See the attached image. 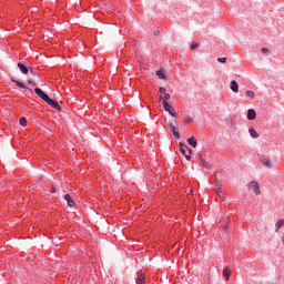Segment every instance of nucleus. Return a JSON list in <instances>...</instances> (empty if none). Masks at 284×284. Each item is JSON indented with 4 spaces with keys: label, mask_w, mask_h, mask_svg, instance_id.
Listing matches in <instances>:
<instances>
[{
    "label": "nucleus",
    "mask_w": 284,
    "mask_h": 284,
    "mask_svg": "<svg viewBox=\"0 0 284 284\" xmlns=\"http://www.w3.org/2000/svg\"><path fill=\"white\" fill-rule=\"evenodd\" d=\"M28 83H30V85H37V82L32 79H28Z\"/></svg>",
    "instance_id": "nucleus-26"
},
{
    "label": "nucleus",
    "mask_w": 284,
    "mask_h": 284,
    "mask_svg": "<svg viewBox=\"0 0 284 284\" xmlns=\"http://www.w3.org/2000/svg\"><path fill=\"white\" fill-rule=\"evenodd\" d=\"M191 121H192V118L189 116V118H186V119L184 120V123H191Z\"/></svg>",
    "instance_id": "nucleus-29"
},
{
    "label": "nucleus",
    "mask_w": 284,
    "mask_h": 284,
    "mask_svg": "<svg viewBox=\"0 0 284 284\" xmlns=\"http://www.w3.org/2000/svg\"><path fill=\"white\" fill-rule=\"evenodd\" d=\"M248 190L255 192L256 195L261 194V187L258 186V182L256 181L250 182Z\"/></svg>",
    "instance_id": "nucleus-2"
},
{
    "label": "nucleus",
    "mask_w": 284,
    "mask_h": 284,
    "mask_svg": "<svg viewBox=\"0 0 284 284\" xmlns=\"http://www.w3.org/2000/svg\"><path fill=\"white\" fill-rule=\"evenodd\" d=\"M64 201H67L69 207H74V205H77V202H74V200H72V196H70V194H65L63 195Z\"/></svg>",
    "instance_id": "nucleus-7"
},
{
    "label": "nucleus",
    "mask_w": 284,
    "mask_h": 284,
    "mask_svg": "<svg viewBox=\"0 0 284 284\" xmlns=\"http://www.w3.org/2000/svg\"><path fill=\"white\" fill-rule=\"evenodd\" d=\"M19 123H20V125H22V128H26V125H28V120L26 118H21L19 120Z\"/></svg>",
    "instance_id": "nucleus-21"
},
{
    "label": "nucleus",
    "mask_w": 284,
    "mask_h": 284,
    "mask_svg": "<svg viewBox=\"0 0 284 284\" xmlns=\"http://www.w3.org/2000/svg\"><path fill=\"white\" fill-rule=\"evenodd\" d=\"M187 143H189V145H191L192 148H196V145H197L196 138H194V136L189 138V139H187Z\"/></svg>",
    "instance_id": "nucleus-14"
},
{
    "label": "nucleus",
    "mask_w": 284,
    "mask_h": 284,
    "mask_svg": "<svg viewBox=\"0 0 284 284\" xmlns=\"http://www.w3.org/2000/svg\"><path fill=\"white\" fill-rule=\"evenodd\" d=\"M18 68L22 74L28 75L29 74V68L26 67L23 63L19 62Z\"/></svg>",
    "instance_id": "nucleus-8"
},
{
    "label": "nucleus",
    "mask_w": 284,
    "mask_h": 284,
    "mask_svg": "<svg viewBox=\"0 0 284 284\" xmlns=\"http://www.w3.org/2000/svg\"><path fill=\"white\" fill-rule=\"evenodd\" d=\"M159 101H162V104L168 103V101H170V93H164L163 95H161L159 98Z\"/></svg>",
    "instance_id": "nucleus-13"
},
{
    "label": "nucleus",
    "mask_w": 284,
    "mask_h": 284,
    "mask_svg": "<svg viewBox=\"0 0 284 284\" xmlns=\"http://www.w3.org/2000/svg\"><path fill=\"white\" fill-rule=\"evenodd\" d=\"M186 152H187L189 156H192V150L190 148H187Z\"/></svg>",
    "instance_id": "nucleus-31"
},
{
    "label": "nucleus",
    "mask_w": 284,
    "mask_h": 284,
    "mask_svg": "<svg viewBox=\"0 0 284 284\" xmlns=\"http://www.w3.org/2000/svg\"><path fill=\"white\" fill-rule=\"evenodd\" d=\"M51 192L54 194V192H57V187H52Z\"/></svg>",
    "instance_id": "nucleus-32"
},
{
    "label": "nucleus",
    "mask_w": 284,
    "mask_h": 284,
    "mask_svg": "<svg viewBox=\"0 0 284 284\" xmlns=\"http://www.w3.org/2000/svg\"><path fill=\"white\" fill-rule=\"evenodd\" d=\"M223 276L225 281H230V270L227 267L223 270Z\"/></svg>",
    "instance_id": "nucleus-17"
},
{
    "label": "nucleus",
    "mask_w": 284,
    "mask_h": 284,
    "mask_svg": "<svg viewBox=\"0 0 284 284\" xmlns=\"http://www.w3.org/2000/svg\"><path fill=\"white\" fill-rule=\"evenodd\" d=\"M284 225V220H278L275 224V231L278 232L280 227H283Z\"/></svg>",
    "instance_id": "nucleus-20"
},
{
    "label": "nucleus",
    "mask_w": 284,
    "mask_h": 284,
    "mask_svg": "<svg viewBox=\"0 0 284 284\" xmlns=\"http://www.w3.org/2000/svg\"><path fill=\"white\" fill-rule=\"evenodd\" d=\"M47 104L53 108L54 110H58V112H61V105H59V102L54 101L53 99L49 98Z\"/></svg>",
    "instance_id": "nucleus-5"
},
{
    "label": "nucleus",
    "mask_w": 284,
    "mask_h": 284,
    "mask_svg": "<svg viewBox=\"0 0 284 284\" xmlns=\"http://www.w3.org/2000/svg\"><path fill=\"white\" fill-rule=\"evenodd\" d=\"M160 93L163 94V95H164V94H168V93L165 92V88H163V87L160 88Z\"/></svg>",
    "instance_id": "nucleus-28"
},
{
    "label": "nucleus",
    "mask_w": 284,
    "mask_h": 284,
    "mask_svg": "<svg viewBox=\"0 0 284 284\" xmlns=\"http://www.w3.org/2000/svg\"><path fill=\"white\" fill-rule=\"evenodd\" d=\"M217 61H219V63H226L227 58H219Z\"/></svg>",
    "instance_id": "nucleus-25"
},
{
    "label": "nucleus",
    "mask_w": 284,
    "mask_h": 284,
    "mask_svg": "<svg viewBox=\"0 0 284 284\" xmlns=\"http://www.w3.org/2000/svg\"><path fill=\"white\" fill-rule=\"evenodd\" d=\"M138 284H145V275L142 273L136 281Z\"/></svg>",
    "instance_id": "nucleus-18"
},
{
    "label": "nucleus",
    "mask_w": 284,
    "mask_h": 284,
    "mask_svg": "<svg viewBox=\"0 0 284 284\" xmlns=\"http://www.w3.org/2000/svg\"><path fill=\"white\" fill-rule=\"evenodd\" d=\"M226 125L227 128H236V120H234L232 116H229L226 119Z\"/></svg>",
    "instance_id": "nucleus-10"
},
{
    "label": "nucleus",
    "mask_w": 284,
    "mask_h": 284,
    "mask_svg": "<svg viewBox=\"0 0 284 284\" xmlns=\"http://www.w3.org/2000/svg\"><path fill=\"white\" fill-rule=\"evenodd\" d=\"M254 119H256V111H254V109H250L247 111V120L248 121H254Z\"/></svg>",
    "instance_id": "nucleus-11"
},
{
    "label": "nucleus",
    "mask_w": 284,
    "mask_h": 284,
    "mask_svg": "<svg viewBox=\"0 0 284 284\" xmlns=\"http://www.w3.org/2000/svg\"><path fill=\"white\" fill-rule=\"evenodd\" d=\"M156 77H159V79H162L163 81H165V79H168V77L165 75V71L163 69H160L155 72Z\"/></svg>",
    "instance_id": "nucleus-12"
},
{
    "label": "nucleus",
    "mask_w": 284,
    "mask_h": 284,
    "mask_svg": "<svg viewBox=\"0 0 284 284\" xmlns=\"http://www.w3.org/2000/svg\"><path fill=\"white\" fill-rule=\"evenodd\" d=\"M162 105L165 112H169L170 115L176 118V111L173 109L172 105H170V102H164V104Z\"/></svg>",
    "instance_id": "nucleus-1"
},
{
    "label": "nucleus",
    "mask_w": 284,
    "mask_h": 284,
    "mask_svg": "<svg viewBox=\"0 0 284 284\" xmlns=\"http://www.w3.org/2000/svg\"><path fill=\"white\" fill-rule=\"evenodd\" d=\"M248 134L252 139H258V132L254 129H248Z\"/></svg>",
    "instance_id": "nucleus-16"
},
{
    "label": "nucleus",
    "mask_w": 284,
    "mask_h": 284,
    "mask_svg": "<svg viewBox=\"0 0 284 284\" xmlns=\"http://www.w3.org/2000/svg\"><path fill=\"white\" fill-rule=\"evenodd\" d=\"M261 52H262L263 54H268L270 49L263 47V48L261 49Z\"/></svg>",
    "instance_id": "nucleus-24"
},
{
    "label": "nucleus",
    "mask_w": 284,
    "mask_h": 284,
    "mask_svg": "<svg viewBox=\"0 0 284 284\" xmlns=\"http://www.w3.org/2000/svg\"><path fill=\"white\" fill-rule=\"evenodd\" d=\"M246 97H248V99H255L254 91H246Z\"/></svg>",
    "instance_id": "nucleus-23"
},
{
    "label": "nucleus",
    "mask_w": 284,
    "mask_h": 284,
    "mask_svg": "<svg viewBox=\"0 0 284 284\" xmlns=\"http://www.w3.org/2000/svg\"><path fill=\"white\" fill-rule=\"evenodd\" d=\"M231 90L232 92H239V83L235 80L231 81Z\"/></svg>",
    "instance_id": "nucleus-15"
},
{
    "label": "nucleus",
    "mask_w": 284,
    "mask_h": 284,
    "mask_svg": "<svg viewBox=\"0 0 284 284\" xmlns=\"http://www.w3.org/2000/svg\"><path fill=\"white\" fill-rule=\"evenodd\" d=\"M29 72H31V74H34V68L33 67H29Z\"/></svg>",
    "instance_id": "nucleus-30"
},
{
    "label": "nucleus",
    "mask_w": 284,
    "mask_h": 284,
    "mask_svg": "<svg viewBox=\"0 0 284 284\" xmlns=\"http://www.w3.org/2000/svg\"><path fill=\"white\" fill-rule=\"evenodd\" d=\"M10 81H11L12 83H16V85H17L18 88H21L22 90H28V87H26V84H23V82L18 81V80H14V78H11Z\"/></svg>",
    "instance_id": "nucleus-9"
},
{
    "label": "nucleus",
    "mask_w": 284,
    "mask_h": 284,
    "mask_svg": "<svg viewBox=\"0 0 284 284\" xmlns=\"http://www.w3.org/2000/svg\"><path fill=\"white\" fill-rule=\"evenodd\" d=\"M261 163L264 168H272V162L270 160H262Z\"/></svg>",
    "instance_id": "nucleus-19"
},
{
    "label": "nucleus",
    "mask_w": 284,
    "mask_h": 284,
    "mask_svg": "<svg viewBox=\"0 0 284 284\" xmlns=\"http://www.w3.org/2000/svg\"><path fill=\"white\" fill-rule=\"evenodd\" d=\"M169 128H171V132H172L174 139H178V140L181 139V133H179V128H176L174 125V123L169 122Z\"/></svg>",
    "instance_id": "nucleus-3"
},
{
    "label": "nucleus",
    "mask_w": 284,
    "mask_h": 284,
    "mask_svg": "<svg viewBox=\"0 0 284 284\" xmlns=\"http://www.w3.org/2000/svg\"><path fill=\"white\" fill-rule=\"evenodd\" d=\"M180 152L181 154H183V156H185L186 161H190V159H192V156L187 154V145L180 143Z\"/></svg>",
    "instance_id": "nucleus-6"
},
{
    "label": "nucleus",
    "mask_w": 284,
    "mask_h": 284,
    "mask_svg": "<svg viewBox=\"0 0 284 284\" xmlns=\"http://www.w3.org/2000/svg\"><path fill=\"white\" fill-rule=\"evenodd\" d=\"M196 48H199V44H197V43H192V44H191V50H196Z\"/></svg>",
    "instance_id": "nucleus-27"
},
{
    "label": "nucleus",
    "mask_w": 284,
    "mask_h": 284,
    "mask_svg": "<svg viewBox=\"0 0 284 284\" xmlns=\"http://www.w3.org/2000/svg\"><path fill=\"white\" fill-rule=\"evenodd\" d=\"M34 92H36V94L39 95L40 99H42V101H44L45 103H47V101L50 99V97H49L45 92H43L41 89H39V88H36V89H34Z\"/></svg>",
    "instance_id": "nucleus-4"
},
{
    "label": "nucleus",
    "mask_w": 284,
    "mask_h": 284,
    "mask_svg": "<svg viewBox=\"0 0 284 284\" xmlns=\"http://www.w3.org/2000/svg\"><path fill=\"white\" fill-rule=\"evenodd\" d=\"M215 192L219 196H225V192H223V189L221 187L215 189Z\"/></svg>",
    "instance_id": "nucleus-22"
}]
</instances>
